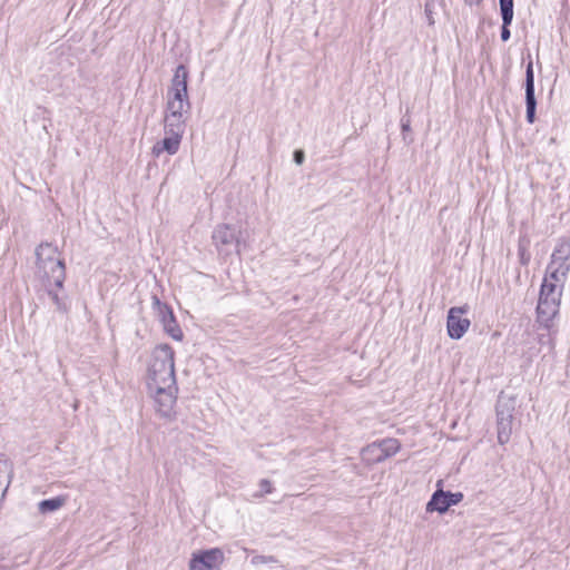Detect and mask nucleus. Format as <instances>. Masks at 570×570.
Returning <instances> with one entry per match:
<instances>
[{
	"instance_id": "obj_1",
	"label": "nucleus",
	"mask_w": 570,
	"mask_h": 570,
	"mask_svg": "<svg viewBox=\"0 0 570 570\" xmlns=\"http://www.w3.org/2000/svg\"><path fill=\"white\" fill-rule=\"evenodd\" d=\"M175 352L168 344L157 346L153 353V360L148 367V389L154 386L175 387Z\"/></svg>"
},
{
	"instance_id": "obj_2",
	"label": "nucleus",
	"mask_w": 570,
	"mask_h": 570,
	"mask_svg": "<svg viewBox=\"0 0 570 570\" xmlns=\"http://www.w3.org/2000/svg\"><path fill=\"white\" fill-rule=\"evenodd\" d=\"M557 283L544 277L540 286L535 321L544 331H550L553 327V320L559 315L562 288L558 291ZM561 287H563L562 283Z\"/></svg>"
},
{
	"instance_id": "obj_3",
	"label": "nucleus",
	"mask_w": 570,
	"mask_h": 570,
	"mask_svg": "<svg viewBox=\"0 0 570 570\" xmlns=\"http://www.w3.org/2000/svg\"><path fill=\"white\" fill-rule=\"evenodd\" d=\"M570 272V239L560 238L551 254L547 274L551 281L564 283Z\"/></svg>"
},
{
	"instance_id": "obj_4",
	"label": "nucleus",
	"mask_w": 570,
	"mask_h": 570,
	"mask_svg": "<svg viewBox=\"0 0 570 570\" xmlns=\"http://www.w3.org/2000/svg\"><path fill=\"white\" fill-rule=\"evenodd\" d=\"M515 410V399L500 395L497 405V426L498 441L500 444L509 442L512 434L513 413Z\"/></svg>"
},
{
	"instance_id": "obj_5",
	"label": "nucleus",
	"mask_w": 570,
	"mask_h": 570,
	"mask_svg": "<svg viewBox=\"0 0 570 570\" xmlns=\"http://www.w3.org/2000/svg\"><path fill=\"white\" fill-rule=\"evenodd\" d=\"M239 234L240 232L229 224H219L212 234L213 243L220 256H230L239 253Z\"/></svg>"
},
{
	"instance_id": "obj_6",
	"label": "nucleus",
	"mask_w": 570,
	"mask_h": 570,
	"mask_svg": "<svg viewBox=\"0 0 570 570\" xmlns=\"http://www.w3.org/2000/svg\"><path fill=\"white\" fill-rule=\"evenodd\" d=\"M36 277L45 286H55L63 288L66 281V265L65 261H52L42 264H36Z\"/></svg>"
},
{
	"instance_id": "obj_7",
	"label": "nucleus",
	"mask_w": 570,
	"mask_h": 570,
	"mask_svg": "<svg viewBox=\"0 0 570 570\" xmlns=\"http://www.w3.org/2000/svg\"><path fill=\"white\" fill-rule=\"evenodd\" d=\"M155 392L154 400L156 404V412L160 417L173 421L176 419V412L174 410L176 401H177V392L178 387L175 384V387L171 386H154L153 391Z\"/></svg>"
},
{
	"instance_id": "obj_8",
	"label": "nucleus",
	"mask_w": 570,
	"mask_h": 570,
	"mask_svg": "<svg viewBox=\"0 0 570 570\" xmlns=\"http://www.w3.org/2000/svg\"><path fill=\"white\" fill-rule=\"evenodd\" d=\"M470 307L468 304L462 306H454L448 311L446 330L448 335L452 340H460L468 332L471 322L462 315L469 313Z\"/></svg>"
},
{
	"instance_id": "obj_9",
	"label": "nucleus",
	"mask_w": 570,
	"mask_h": 570,
	"mask_svg": "<svg viewBox=\"0 0 570 570\" xmlns=\"http://www.w3.org/2000/svg\"><path fill=\"white\" fill-rule=\"evenodd\" d=\"M464 495L462 492H451L438 489L431 495V499L426 503V512H439L445 513L452 505L459 504L463 500Z\"/></svg>"
},
{
	"instance_id": "obj_10",
	"label": "nucleus",
	"mask_w": 570,
	"mask_h": 570,
	"mask_svg": "<svg viewBox=\"0 0 570 570\" xmlns=\"http://www.w3.org/2000/svg\"><path fill=\"white\" fill-rule=\"evenodd\" d=\"M224 561V553L219 548H213L194 553L189 561L190 570H218Z\"/></svg>"
},
{
	"instance_id": "obj_11",
	"label": "nucleus",
	"mask_w": 570,
	"mask_h": 570,
	"mask_svg": "<svg viewBox=\"0 0 570 570\" xmlns=\"http://www.w3.org/2000/svg\"><path fill=\"white\" fill-rule=\"evenodd\" d=\"M523 87L525 91V119L529 124H533L535 121L537 99L534 92L535 89L533 62L530 57L525 66V79Z\"/></svg>"
},
{
	"instance_id": "obj_12",
	"label": "nucleus",
	"mask_w": 570,
	"mask_h": 570,
	"mask_svg": "<svg viewBox=\"0 0 570 570\" xmlns=\"http://www.w3.org/2000/svg\"><path fill=\"white\" fill-rule=\"evenodd\" d=\"M188 76L187 67L183 63L178 65L171 79L168 96H173L175 99L188 98Z\"/></svg>"
},
{
	"instance_id": "obj_13",
	"label": "nucleus",
	"mask_w": 570,
	"mask_h": 570,
	"mask_svg": "<svg viewBox=\"0 0 570 570\" xmlns=\"http://www.w3.org/2000/svg\"><path fill=\"white\" fill-rule=\"evenodd\" d=\"M400 442L396 439H384L380 442H374L366 446V453L380 452L381 455H376L374 461H385L387 458L396 454L400 450Z\"/></svg>"
},
{
	"instance_id": "obj_14",
	"label": "nucleus",
	"mask_w": 570,
	"mask_h": 570,
	"mask_svg": "<svg viewBox=\"0 0 570 570\" xmlns=\"http://www.w3.org/2000/svg\"><path fill=\"white\" fill-rule=\"evenodd\" d=\"M165 138L157 141L153 147V155L156 157L164 151L168 155H175L179 149L183 136L168 130H165Z\"/></svg>"
},
{
	"instance_id": "obj_15",
	"label": "nucleus",
	"mask_w": 570,
	"mask_h": 570,
	"mask_svg": "<svg viewBox=\"0 0 570 570\" xmlns=\"http://www.w3.org/2000/svg\"><path fill=\"white\" fill-rule=\"evenodd\" d=\"M36 264L48 263L52 261H60V254L57 246L51 243H41L35 250Z\"/></svg>"
},
{
	"instance_id": "obj_16",
	"label": "nucleus",
	"mask_w": 570,
	"mask_h": 570,
	"mask_svg": "<svg viewBox=\"0 0 570 570\" xmlns=\"http://www.w3.org/2000/svg\"><path fill=\"white\" fill-rule=\"evenodd\" d=\"M165 130L184 135L186 127V119L184 115H175V112H167L164 119Z\"/></svg>"
},
{
	"instance_id": "obj_17",
	"label": "nucleus",
	"mask_w": 570,
	"mask_h": 570,
	"mask_svg": "<svg viewBox=\"0 0 570 570\" xmlns=\"http://www.w3.org/2000/svg\"><path fill=\"white\" fill-rule=\"evenodd\" d=\"M163 328L173 340L181 341L184 337L183 331L176 320L174 312L167 311V320L161 322Z\"/></svg>"
},
{
	"instance_id": "obj_18",
	"label": "nucleus",
	"mask_w": 570,
	"mask_h": 570,
	"mask_svg": "<svg viewBox=\"0 0 570 570\" xmlns=\"http://www.w3.org/2000/svg\"><path fill=\"white\" fill-rule=\"evenodd\" d=\"M167 112H175V115H184L190 109L189 98L175 99L173 96H168V101L166 106Z\"/></svg>"
},
{
	"instance_id": "obj_19",
	"label": "nucleus",
	"mask_w": 570,
	"mask_h": 570,
	"mask_svg": "<svg viewBox=\"0 0 570 570\" xmlns=\"http://www.w3.org/2000/svg\"><path fill=\"white\" fill-rule=\"evenodd\" d=\"M43 288L48 296L52 299L53 304L56 305V309L62 314L68 313L69 305L67 303V297H62L59 295V288L55 286H45Z\"/></svg>"
},
{
	"instance_id": "obj_20",
	"label": "nucleus",
	"mask_w": 570,
	"mask_h": 570,
	"mask_svg": "<svg viewBox=\"0 0 570 570\" xmlns=\"http://www.w3.org/2000/svg\"><path fill=\"white\" fill-rule=\"evenodd\" d=\"M63 504V499L60 497L45 499L39 502L38 509L41 513H50L60 509Z\"/></svg>"
},
{
	"instance_id": "obj_21",
	"label": "nucleus",
	"mask_w": 570,
	"mask_h": 570,
	"mask_svg": "<svg viewBox=\"0 0 570 570\" xmlns=\"http://www.w3.org/2000/svg\"><path fill=\"white\" fill-rule=\"evenodd\" d=\"M530 240L527 237H521L518 244V255L521 265L527 266L531 259V254L528 249Z\"/></svg>"
},
{
	"instance_id": "obj_22",
	"label": "nucleus",
	"mask_w": 570,
	"mask_h": 570,
	"mask_svg": "<svg viewBox=\"0 0 570 570\" xmlns=\"http://www.w3.org/2000/svg\"><path fill=\"white\" fill-rule=\"evenodd\" d=\"M502 21L513 20V0H499Z\"/></svg>"
},
{
	"instance_id": "obj_23",
	"label": "nucleus",
	"mask_w": 570,
	"mask_h": 570,
	"mask_svg": "<svg viewBox=\"0 0 570 570\" xmlns=\"http://www.w3.org/2000/svg\"><path fill=\"white\" fill-rule=\"evenodd\" d=\"M401 130L403 140L409 145L413 142V138L409 137V134L411 132V119L409 117V110L406 114L401 118Z\"/></svg>"
},
{
	"instance_id": "obj_24",
	"label": "nucleus",
	"mask_w": 570,
	"mask_h": 570,
	"mask_svg": "<svg viewBox=\"0 0 570 570\" xmlns=\"http://www.w3.org/2000/svg\"><path fill=\"white\" fill-rule=\"evenodd\" d=\"M435 1L426 0L424 4V14L429 26H434Z\"/></svg>"
},
{
	"instance_id": "obj_25",
	"label": "nucleus",
	"mask_w": 570,
	"mask_h": 570,
	"mask_svg": "<svg viewBox=\"0 0 570 570\" xmlns=\"http://www.w3.org/2000/svg\"><path fill=\"white\" fill-rule=\"evenodd\" d=\"M278 562V559L274 556H262V554H257V556H254L250 560V563L253 566H259V564H264V563H277Z\"/></svg>"
},
{
	"instance_id": "obj_26",
	"label": "nucleus",
	"mask_w": 570,
	"mask_h": 570,
	"mask_svg": "<svg viewBox=\"0 0 570 570\" xmlns=\"http://www.w3.org/2000/svg\"><path fill=\"white\" fill-rule=\"evenodd\" d=\"M552 328L550 331H547V333H541L538 335V343L540 345H549L550 350L554 348V337L551 333Z\"/></svg>"
},
{
	"instance_id": "obj_27",
	"label": "nucleus",
	"mask_w": 570,
	"mask_h": 570,
	"mask_svg": "<svg viewBox=\"0 0 570 570\" xmlns=\"http://www.w3.org/2000/svg\"><path fill=\"white\" fill-rule=\"evenodd\" d=\"M382 453L380 452H371V453H366V448H364L362 450V458L364 461H366L368 464H375V463H381L382 461H374L373 459L377 455H381Z\"/></svg>"
},
{
	"instance_id": "obj_28",
	"label": "nucleus",
	"mask_w": 570,
	"mask_h": 570,
	"mask_svg": "<svg viewBox=\"0 0 570 570\" xmlns=\"http://www.w3.org/2000/svg\"><path fill=\"white\" fill-rule=\"evenodd\" d=\"M511 23H512V21H505V22L502 21L501 35L500 36H501V40L504 41V42L508 41L510 39V37H511V32H510V29H509Z\"/></svg>"
},
{
	"instance_id": "obj_29",
	"label": "nucleus",
	"mask_w": 570,
	"mask_h": 570,
	"mask_svg": "<svg viewBox=\"0 0 570 570\" xmlns=\"http://www.w3.org/2000/svg\"><path fill=\"white\" fill-rule=\"evenodd\" d=\"M305 160V153L303 149H295L293 153V161L301 166Z\"/></svg>"
},
{
	"instance_id": "obj_30",
	"label": "nucleus",
	"mask_w": 570,
	"mask_h": 570,
	"mask_svg": "<svg viewBox=\"0 0 570 570\" xmlns=\"http://www.w3.org/2000/svg\"><path fill=\"white\" fill-rule=\"evenodd\" d=\"M259 488H261L262 494H268V493H272V491H273L272 483L267 479H262L261 480Z\"/></svg>"
},
{
	"instance_id": "obj_31",
	"label": "nucleus",
	"mask_w": 570,
	"mask_h": 570,
	"mask_svg": "<svg viewBox=\"0 0 570 570\" xmlns=\"http://www.w3.org/2000/svg\"><path fill=\"white\" fill-rule=\"evenodd\" d=\"M167 311L168 312H174L173 308L168 304L161 306V308L156 312L160 323L163 321L167 320Z\"/></svg>"
},
{
	"instance_id": "obj_32",
	"label": "nucleus",
	"mask_w": 570,
	"mask_h": 570,
	"mask_svg": "<svg viewBox=\"0 0 570 570\" xmlns=\"http://www.w3.org/2000/svg\"><path fill=\"white\" fill-rule=\"evenodd\" d=\"M167 305L166 303H163L157 295L153 296V307L157 312L161 308V306Z\"/></svg>"
}]
</instances>
